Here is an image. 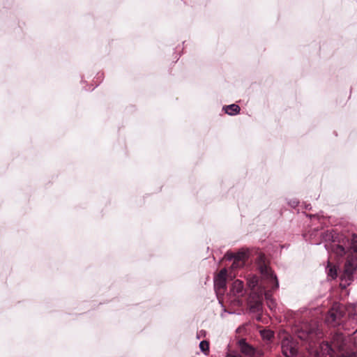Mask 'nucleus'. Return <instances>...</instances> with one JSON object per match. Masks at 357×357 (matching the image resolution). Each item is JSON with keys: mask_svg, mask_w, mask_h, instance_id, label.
Wrapping results in <instances>:
<instances>
[{"mask_svg": "<svg viewBox=\"0 0 357 357\" xmlns=\"http://www.w3.org/2000/svg\"><path fill=\"white\" fill-rule=\"evenodd\" d=\"M205 335V331L202 330L199 331V333L197 334V337L199 339L201 336Z\"/></svg>", "mask_w": 357, "mask_h": 357, "instance_id": "obj_22", "label": "nucleus"}, {"mask_svg": "<svg viewBox=\"0 0 357 357\" xmlns=\"http://www.w3.org/2000/svg\"><path fill=\"white\" fill-rule=\"evenodd\" d=\"M260 333L264 340H270L273 337V332L271 330H263Z\"/></svg>", "mask_w": 357, "mask_h": 357, "instance_id": "obj_17", "label": "nucleus"}, {"mask_svg": "<svg viewBox=\"0 0 357 357\" xmlns=\"http://www.w3.org/2000/svg\"><path fill=\"white\" fill-rule=\"evenodd\" d=\"M357 267V260L348 258L344 266V271L341 276L340 287L345 289L353 280V273Z\"/></svg>", "mask_w": 357, "mask_h": 357, "instance_id": "obj_4", "label": "nucleus"}, {"mask_svg": "<svg viewBox=\"0 0 357 357\" xmlns=\"http://www.w3.org/2000/svg\"><path fill=\"white\" fill-rule=\"evenodd\" d=\"M258 268L261 274L262 282L261 283V290L260 294H264L265 299L268 307L273 310L276 307V303L272 298L271 290L266 289L271 288L272 290H276L279 287L278 280L275 275L265 261L264 256H259L257 261ZM250 308L252 312H258L262 308L261 296H258V300L254 303L250 304Z\"/></svg>", "mask_w": 357, "mask_h": 357, "instance_id": "obj_1", "label": "nucleus"}, {"mask_svg": "<svg viewBox=\"0 0 357 357\" xmlns=\"http://www.w3.org/2000/svg\"><path fill=\"white\" fill-rule=\"evenodd\" d=\"M351 248L357 253V236H353Z\"/></svg>", "mask_w": 357, "mask_h": 357, "instance_id": "obj_19", "label": "nucleus"}, {"mask_svg": "<svg viewBox=\"0 0 357 357\" xmlns=\"http://www.w3.org/2000/svg\"><path fill=\"white\" fill-rule=\"evenodd\" d=\"M248 284L250 288L254 289L258 284V278L255 275H251L248 278Z\"/></svg>", "mask_w": 357, "mask_h": 357, "instance_id": "obj_16", "label": "nucleus"}, {"mask_svg": "<svg viewBox=\"0 0 357 357\" xmlns=\"http://www.w3.org/2000/svg\"><path fill=\"white\" fill-rule=\"evenodd\" d=\"M332 252L337 256H343L346 254L345 248L340 245L333 244L331 245Z\"/></svg>", "mask_w": 357, "mask_h": 357, "instance_id": "obj_15", "label": "nucleus"}, {"mask_svg": "<svg viewBox=\"0 0 357 357\" xmlns=\"http://www.w3.org/2000/svg\"><path fill=\"white\" fill-rule=\"evenodd\" d=\"M225 113L230 116H234L240 112V107L236 104H231L223 107Z\"/></svg>", "mask_w": 357, "mask_h": 357, "instance_id": "obj_13", "label": "nucleus"}, {"mask_svg": "<svg viewBox=\"0 0 357 357\" xmlns=\"http://www.w3.org/2000/svg\"><path fill=\"white\" fill-rule=\"evenodd\" d=\"M225 257L229 259H234L232 268H237L242 265L243 261L247 257L245 252H238L236 254H227Z\"/></svg>", "mask_w": 357, "mask_h": 357, "instance_id": "obj_9", "label": "nucleus"}, {"mask_svg": "<svg viewBox=\"0 0 357 357\" xmlns=\"http://www.w3.org/2000/svg\"><path fill=\"white\" fill-rule=\"evenodd\" d=\"M199 348L202 351L206 353L209 349V344L207 341L203 340L199 343Z\"/></svg>", "mask_w": 357, "mask_h": 357, "instance_id": "obj_18", "label": "nucleus"}, {"mask_svg": "<svg viewBox=\"0 0 357 357\" xmlns=\"http://www.w3.org/2000/svg\"><path fill=\"white\" fill-rule=\"evenodd\" d=\"M227 269H222L214 279V287L217 291L224 289L226 287Z\"/></svg>", "mask_w": 357, "mask_h": 357, "instance_id": "obj_8", "label": "nucleus"}, {"mask_svg": "<svg viewBox=\"0 0 357 357\" xmlns=\"http://www.w3.org/2000/svg\"><path fill=\"white\" fill-rule=\"evenodd\" d=\"M335 349L342 351L344 345V337L341 333H335L332 338L331 344Z\"/></svg>", "mask_w": 357, "mask_h": 357, "instance_id": "obj_10", "label": "nucleus"}, {"mask_svg": "<svg viewBox=\"0 0 357 357\" xmlns=\"http://www.w3.org/2000/svg\"><path fill=\"white\" fill-rule=\"evenodd\" d=\"M345 357H356V354L353 352L351 354L346 356Z\"/></svg>", "mask_w": 357, "mask_h": 357, "instance_id": "obj_23", "label": "nucleus"}, {"mask_svg": "<svg viewBox=\"0 0 357 357\" xmlns=\"http://www.w3.org/2000/svg\"><path fill=\"white\" fill-rule=\"evenodd\" d=\"M347 312L348 317L357 318V302L356 303L349 304L345 308V312Z\"/></svg>", "mask_w": 357, "mask_h": 357, "instance_id": "obj_14", "label": "nucleus"}, {"mask_svg": "<svg viewBox=\"0 0 357 357\" xmlns=\"http://www.w3.org/2000/svg\"><path fill=\"white\" fill-rule=\"evenodd\" d=\"M319 335L320 331L315 322L303 324L297 332V336L299 339L309 342L310 344L314 342Z\"/></svg>", "mask_w": 357, "mask_h": 357, "instance_id": "obj_2", "label": "nucleus"}, {"mask_svg": "<svg viewBox=\"0 0 357 357\" xmlns=\"http://www.w3.org/2000/svg\"><path fill=\"white\" fill-rule=\"evenodd\" d=\"M328 274L332 278H335L337 276V271L335 267H329Z\"/></svg>", "mask_w": 357, "mask_h": 357, "instance_id": "obj_20", "label": "nucleus"}, {"mask_svg": "<svg viewBox=\"0 0 357 357\" xmlns=\"http://www.w3.org/2000/svg\"><path fill=\"white\" fill-rule=\"evenodd\" d=\"M227 357H241V356L240 355L230 354V355H228Z\"/></svg>", "mask_w": 357, "mask_h": 357, "instance_id": "obj_24", "label": "nucleus"}, {"mask_svg": "<svg viewBox=\"0 0 357 357\" xmlns=\"http://www.w3.org/2000/svg\"><path fill=\"white\" fill-rule=\"evenodd\" d=\"M344 328L349 331V334H354L357 332V318L348 317V320L345 322Z\"/></svg>", "mask_w": 357, "mask_h": 357, "instance_id": "obj_12", "label": "nucleus"}, {"mask_svg": "<svg viewBox=\"0 0 357 357\" xmlns=\"http://www.w3.org/2000/svg\"><path fill=\"white\" fill-rule=\"evenodd\" d=\"M345 314V307L340 303H334L326 317L328 325L335 327L342 323V318Z\"/></svg>", "mask_w": 357, "mask_h": 357, "instance_id": "obj_3", "label": "nucleus"}, {"mask_svg": "<svg viewBox=\"0 0 357 357\" xmlns=\"http://www.w3.org/2000/svg\"><path fill=\"white\" fill-rule=\"evenodd\" d=\"M231 291L234 296H242L245 292L243 282L239 280H235L232 284Z\"/></svg>", "mask_w": 357, "mask_h": 357, "instance_id": "obj_11", "label": "nucleus"}, {"mask_svg": "<svg viewBox=\"0 0 357 357\" xmlns=\"http://www.w3.org/2000/svg\"><path fill=\"white\" fill-rule=\"evenodd\" d=\"M238 346L241 352L247 357H262V351L250 345L244 339L238 341Z\"/></svg>", "mask_w": 357, "mask_h": 357, "instance_id": "obj_6", "label": "nucleus"}, {"mask_svg": "<svg viewBox=\"0 0 357 357\" xmlns=\"http://www.w3.org/2000/svg\"><path fill=\"white\" fill-rule=\"evenodd\" d=\"M282 351L286 357H294L298 353L297 343L286 336L281 342Z\"/></svg>", "mask_w": 357, "mask_h": 357, "instance_id": "obj_5", "label": "nucleus"}, {"mask_svg": "<svg viewBox=\"0 0 357 357\" xmlns=\"http://www.w3.org/2000/svg\"><path fill=\"white\" fill-rule=\"evenodd\" d=\"M298 202L297 201H293L292 202L290 203V205L292 206V207H296L298 206Z\"/></svg>", "mask_w": 357, "mask_h": 357, "instance_id": "obj_21", "label": "nucleus"}, {"mask_svg": "<svg viewBox=\"0 0 357 357\" xmlns=\"http://www.w3.org/2000/svg\"><path fill=\"white\" fill-rule=\"evenodd\" d=\"M335 349L328 342H322L317 352V357H335Z\"/></svg>", "mask_w": 357, "mask_h": 357, "instance_id": "obj_7", "label": "nucleus"}]
</instances>
